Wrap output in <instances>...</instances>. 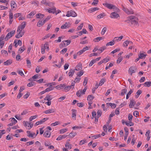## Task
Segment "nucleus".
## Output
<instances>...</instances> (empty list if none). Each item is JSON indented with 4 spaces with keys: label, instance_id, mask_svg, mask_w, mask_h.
<instances>
[{
    "label": "nucleus",
    "instance_id": "f257e3e1",
    "mask_svg": "<svg viewBox=\"0 0 151 151\" xmlns=\"http://www.w3.org/2000/svg\"><path fill=\"white\" fill-rule=\"evenodd\" d=\"M128 18L129 19V21L132 24H133L134 25L138 24V21L139 19L138 18L134 16H131L128 17Z\"/></svg>",
    "mask_w": 151,
    "mask_h": 151
},
{
    "label": "nucleus",
    "instance_id": "f03ea898",
    "mask_svg": "<svg viewBox=\"0 0 151 151\" xmlns=\"http://www.w3.org/2000/svg\"><path fill=\"white\" fill-rule=\"evenodd\" d=\"M15 33V31L14 30H12L10 32H9L5 38V40L6 41L8 40L9 39L14 35Z\"/></svg>",
    "mask_w": 151,
    "mask_h": 151
},
{
    "label": "nucleus",
    "instance_id": "7ed1b4c3",
    "mask_svg": "<svg viewBox=\"0 0 151 151\" xmlns=\"http://www.w3.org/2000/svg\"><path fill=\"white\" fill-rule=\"evenodd\" d=\"M122 10L125 12L126 14L128 15L134 14V12L132 9H129L127 8H126L122 6Z\"/></svg>",
    "mask_w": 151,
    "mask_h": 151
},
{
    "label": "nucleus",
    "instance_id": "20e7f679",
    "mask_svg": "<svg viewBox=\"0 0 151 151\" xmlns=\"http://www.w3.org/2000/svg\"><path fill=\"white\" fill-rule=\"evenodd\" d=\"M87 89V88L85 87L83 91L81 89L78 91L76 93L77 96L78 97H80L81 95L85 94Z\"/></svg>",
    "mask_w": 151,
    "mask_h": 151
},
{
    "label": "nucleus",
    "instance_id": "39448f33",
    "mask_svg": "<svg viewBox=\"0 0 151 151\" xmlns=\"http://www.w3.org/2000/svg\"><path fill=\"white\" fill-rule=\"evenodd\" d=\"M77 14L76 12L72 10H70L68 11L67 13L66 16L68 17H69L70 16H72L73 17H75L76 16Z\"/></svg>",
    "mask_w": 151,
    "mask_h": 151
},
{
    "label": "nucleus",
    "instance_id": "423d86ee",
    "mask_svg": "<svg viewBox=\"0 0 151 151\" xmlns=\"http://www.w3.org/2000/svg\"><path fill=\"white\" fill-rule=\"evenodd\" d=\"M110 17L111 18L116 19L119 17V16L117 13L114 12L111 13L110 15Z\"/></svg>",
    "mask_w": 151,
    "mask_h": 151
},
{
    "label": "nucleus",
    "instance_id": "0eeeda50",
    "mask_svg": "<svg viewBox=\"0 0 151 151\" xmlns=\"http://www.w3.org/2000/svg\"><path fill=\"white\" fill-rule=\"evenodd\" d=\"M103 4L106 7L110 9H113V7H114V5L110 4L103 3Z\"/></svg>",
    "mask_w": 151,
    "mask_h": 151
},
{
    "label": "nucleus",
    "instance_id": "6e6552de",
    "mask_svg": "<svg viewBox=\"0 0 151 151\" xmlns=\"http://www.w3.org/2000/svg\"><path fill=\"white\" fill-rule=\"evenodd\" d=\"M65 86V85L64 84H61L56 86L55 88L56 89L60 90V89H63L64 87Z\"/></svg>",
    "mask_w": 151,
    "mask_h": 151
},
{
    "label": "nucleus",
    "instance_id": "1a4fd4ad",
    "mask_svg": "<svg viewBox=\"0 0 151 151\" xmlns=\"http://www.w3.org/2000/svg\"><path fill=\"white\" fill-rule=\"evenodd\" d=\"M51 134V133L49 131L47 130L43 134L44 137H49Z\"/></svg>",
    "mask_w": 151,
    "mask_h": 151
},
{
    "label": "nucleus",
    "instance_id": "9d476101",
    "mask_svg": "<svg viewBox=\"0 0 151 151\" xmlns=\"http://www.w3.org/2000/svg\"><path fill=\"white\" fill-rule=\"evenodd\" d=\"M68 135L64 134L63 135H60L56 139L57 140H60L63 139L65 138L68 136Z\"/></svg>",
    "mask_w": 151,
    "mask_h": 151
},
{
    "label": "nucleus",
    "instance_id": "9b49d317",
    "mask_svg": "<svg viewBox=\"0 0 151 151\" xmlns=\"http://www.w3.org/2000/svg\"><path fill=\"white\" fill-rule=\"evenodd\" d=\"M147 56L146 54H144L143 53L140 52L138 55V57H139V58L140 59H144Z\"/></svg>",
    "mask_w": 151,
    "mask_h": 151
},
{
    "label": "nucleus",
    "instance_id": "f8f14e48",
    "mask_svg": "<svg viewBox=\"0 0 151 151\" xmlns=\"http://www.w3.org/2000/svg\"><path fill=\"white\" fill-rule=\"evenodd\" d=\"M72 118L73 119L74 118L76 119V110L75 109H72Z\"/></svg>",
    "mask_w": 151,
    "mask_h": 151
},
{
    "label": "nucleus",
    "instance_id": "ddd939ff",
    "mask_svg": "<svg viewBox=\"0 0 151 151\" xmlns=\"http://www.w3.org/2000/svg\"><path fill=\"white\" fill-rule=\"evenodd\" d=\"M18 32V34L15 36V37L16 38H19L22 37L24 35V32Z\"/></svg>",
    "mask_w": 151,
    "mask_h": 151
},
{
    "label": "nucleus",
    "instance_id": "4468645a",
    "mask_svg": "<svg viewBox=\"0 0 151 151\" xmlns=\"http://www.w3.org/2000/svg\"><path fill=\"white\" fill-rule=\"evenodd\" d=\"M82 68V64L79 63L78 64L76 67V68L74 69L77 71H79L81 70Z\"/></svg>",
    "mask_w": 151,
    "mask_h": 151
},
{
    "label": "nucleus",
    "instance_id": "2eb2a0df",
    "mask_svg": "<svg viewBox=\"0 0 151 151\" xmlns=\"http://www.w3.org/2000/svg\"><path fill=\"white\" fill-rule=\"evenodd\" d=\"M48 12L50 13H52L54 14L56 12V9L55 7H53L52 9H50L49 10L47 9Z\"/></svg>",
    "mask_w": 151,
    "mask_h": 151
},
{
    "label": "nucleus",
    "instance_id": "dca6fc26",
    "mask_svg": "<svg viewBox=\"0 0 151 151\" xmlns=\"http://www.w3.org/2000/svg\"><path fill=\"white\" fill-rule=\"evenodd\" d=\"M12 62V60H9L4 62V65H11Z\"/></svg>",
    "mask_w": 151,
    "mask_h": 151
},
{
    "label": "nucleus",
    "instance_id": "f3484780",
    "mask_svg": "<svg viewBox=\"0 0 151 151\" xmlns=\"http://www.w3.org/2000/svg\"><path fill=\"white\" fill-rule=\"evenodd\" d=\"M55 112L54 110L53 109H49L48 110H47L44 111V113L45 114H48L51 113H53Z\"/></svg>",
    "mask_w": 151,
    "mask_h": 151
},
{
    "label": "nucleus",
    "instance_id": "a211bd4d",
    "mask_svg": "<svg viewBox=\"0 0 151 151\" xmlns=\"http://www.w3.org/2000/svg\"><path fill=\"white\" fill-rule=\"evenodd\" d=\"M106 16V14H105V13H103L98 15L97 17V18L98 19H100L102 18H103Z\"/></svg>",
    "mask_w": 151,
    "mask_h": 151
},
{
    "label": "nucleus",
    "instance_id": "6ab92c4d",
    "mask_svg": "<svg viewBox=\"0 0 151 151\" xmlns=\"http://www.w3.org/2000/svg\"><path fill=\"white\" fill-rule=\"evenodd\" d=\"M74 70L70 69V70L69 73H68L69 76L70 77H72L74 73Z\"/></svg>",
    "mask_w": 151,
    "mask_h": 151
},
{
    "label": "nucleus",
    "instance_id": "aec40b11",
    "mask_svg": "<svg viewBox=\"0 0 151 151\" xmlns=\"http://www.w3.org/2000/svg\"><path fill=\"white\" fill-rule=\"evenodd\" d=\"M135 104V101L133 99H132L130 101V104L129 105V106L130 108H132L133 106H134Z\"/></svg>",
    "mask_w": 151,
    "mask_h": 151
},
{
    "label": "nucleus",
    "instance_id": "412c9836",
    "mask_svg": "<svg viewBox=\"0 0 151 151\" xmlns=\"http://www.w3.org/2000/svg\"><path fill=\"white\" fill-rule=\"evenodd\" d=\"M136 69L134 68L131 67L129 68V72L131 73V75H132V73H134L135 72V70Z\"/></svg>",
    "mask_w": 151,
    "mask_h": 151
},
{
    "label": "nucleus",
    "instance_id": "4be33fe9",
    "mask_svg": "<svg viewBox=\"0 0 151 151\" xmlns=\"http://www.w3.org/2000/svg\"><path fill=\"white\" fill-rule=\"evenodd\" d=\"M106 105L107 106H110L112 108H116V104H112L110 103H108L106 104Z\"/></svg>",
    "mask_w": 151,
    "mask_h": 151
},
{
    "label": "nucleus",
    "instance_id": "5701e85b",
    "mask_svg": "<svg viewBox=\"0 0 151 151\" xmlns=\"http://www.w3.org/2000/svg\"><path fill=\"white\" fill-rule=\"evenodd\" d=\"M11 6L12 7V9H13L14 8H16L17 7V5L14 1H12L11 2Z\"/></svg>",
    "mask_w": 151,
    "mask_h": 151
},
{
    "label": "nucleus",
    "instance_id": "b1692460",
    "mask_svg": "<svg viewBox=\"0 0 151 151\" xmlns=\"http://www.w3.org/2000/svg\"><path fill=\"white\" fill-rule=\"evenodd\" d=\"M52 99V98L51 96L47 95L44 98V99L45 100L50 101V100H51Z\"/></svg>",
    "mask_w": 151,
    "mask_h": 151
},
{
    "label": "nucleus",
    "instance_id": "393cba45",
    "mask_svg": "<svg viewBox=\"0 0 151 151\" xmlns=\"http://www.w3.org/2000/svg\"><path fill=\"white\" fill-rule=\"evenodd\" d=\"M36 13L35 12H32L30 14H28L27 16V17L29 18H32Z\"/></svg>",
    "mask_w": 151,
    "mask_h": 151
},
{
    "label": "nucleus",
    "instance_id": "a878e982",
    "mask_svg": "<svg viewBox=\"0 0 151 151\" xmlns=\"http://www.w3.org/2000/svg\"><path fill=\"white\" fill-rule=\"evenodd\" d=\"M27 133L28 137H31L32 138H34V136L35 135V133H34L33 134L31 133H30V132L29 131H27Z\"/></svg>",
    "mask_w": 151,
    "mask_h": 151
},
{
    "label": "nucleus",
    "instance_id": "bb28decb",
    "mask_svg": "<svg viewBox=\"0 0 151 151\" xmlns=\"http://www.w3.org/2000/svg\"><path fill=\"white\" fill-rule=\"evenodd\" d=\"M69 27L70 26L68 25V23L66 22L61 26V28L62 29H66L67 28H69Z\"/></svg>",
    "mask_w": 151,
    "mask_h": 151
},
{
    "label": "nucleus",
    "instance_id": "cd10ccee",
    "mask_svg": "<svg viewBox=\"0 0 151 151\" xmlns=\"http://www.w3.org/2000/svg\"><path fill=\"white\" fill-rule=\"evenodd\" d=\"M25 26L26 22H24L19 27H20L21 29H23L25 27Z\"/></svg>",
    "mask_w": 151,
    "mask_h": 151
},
{
    "label": "nucleus",
    "instance_id": "c85d7f7f",
    "mask_svg": "<svg viewBox=\"0 0 151 151\" xmlns=\"http://www.w3.org/2000/svg\"><path fill=\"white\" fill-rule=\"evenodd\" d=\"M54 88V87L52 86V85H50V87L45 89V91H46V92H48L53 90Z\"/></svg>",
    "mask_w": 151,
    "mask_h": 151
},
{
    "label": "nucleus",
    "instance_id": "c756f323",
    "mask_svg": "<svg viewBox=\"0 0 151 151\" xmlns=\"http://www.w3.org/2000/svg\"><path fill=\"white\" fill-rule=\"evenodd\" d=\"M99 9V8L97 7H94L91 8L88 10V12H90V13L96 10H98Z\"/></svg>",
    "mask_w": 151,
    "mask_h": 151
},
{
    "label": "nucleus",
    "instance_id": "7c9ffc66",
    "mask_svg": "<svg viewBox=\"0 0 151 151\" xmlns=\"http://www.w3.org/2000/svg\"><path fill=\"white\" fill-rule=\"evenodd\" d=\"M71 88L70 86H65L64 87V91L66 92L69 91Z\"/></svg>",
    "mask_w": 151,
    "mask_h": 151
},
{
    "label": "nucleus",
    "instance_id": "2f4dec72",
    "mask_svg": "<svg viewBox=\"0 0 151 151\" xmlns=\"http://www.w3.org/2000/svg\"><path fill=\"white\" fill-rule=\"evenodd\" d=\"M129 43L132 44V42L130 41H129L128 40L125 41L123 43V46L125 47L127 46Z\"/></svg>",
    "mask_w": 151,
    "mask_h": 151
},
{
    "label": "nucleus",
    "instance_id": "473e14b6",
    "mask_svg": "<svg viewBox=\"0 0 151 151\" xmlns=\"http://www.w3.org/2000/svg\"><path fill=\"white\" fill-rule=\"evenodd\" d=\"M144 86L146 87H149L151 86V82L147 81L145 82L144 83Z\"/></svg>",
    "mask_w": 151,
    "mask_h": 151
},
{
    "label": "nucleus",
    "instance_id": "72a5a7b5",
    "mask_svg": "<svg viewBox=\"0 0 151 151\" xmlns=\"http://www.w3.org/2000/svg\"><path fill=\"white\" fill-rule=\"evenodd\" d=\"M45 23L43 21H42L40 20L37 23V26L38 27H40L41 25H43Z\"/></svg>",
    "mask_w": 151,
    "mask_h": 151
},
{
    "label": "nucleus",
    "instance_id": "f704fd0d",
    "mask_svg": "<svg viewBox=\"0 0 151 151\" xmlns=\"http://www.w3.org/2000/svg\"><path fill=\"white\" fill-rule=\"evenodd\" d=\"M105 81L106 79L105 78H103L102 79L100 82L99 85L100 86H101L105 82Z\"/></svg>",
    "mask_w": 151,
    "mask_h": 151
},
{
    "label": "nucleus",
    "instance_id": "c9c22d12",
    "mask_svg": "<svg viewBox=\"0 0 151 151\" xmlns=\"http://www.w3.org/2000/svg\"><path fill=\"white\" fill-rule=\"evenodd\" d=\"M1 54L3 55H4L5 56H7L8 55V54L7 51L5 50H2L1 51Z\"/></svg>",
    "mask_w": 151,
    "mask_h": 151
},
{
    "label": "nucleus",
    "instance_id": "e433bc0d",
    "mask_svg": "<svg viewBox=\"0 0 151 151\" xmlns=\"http://www.w3.org/2000/svg\"><path fill=\"white\" fill-rule=\"evenodd\" d=\"M142 93V91L140 90H138L136 93L137 95L135 96V97L137 98L138 97L139 95Z\"/></svg>",
    "mask_w": 151,
    "mask_h": 151
},
{
    "label": "nucleus",
    "instance_id": "4c0bfd02",
    "mask_svg": "<svg viewBox=\"0 0 151 151\" xmlns=\"http://www.w3.org/2000/svg\"><path fill=\"white\" fill-rule=\"evenodd\" d=\"M133 116L132 115L129 114L128 116V119L129 120V123H131L132 121Z\"/></svg>",
    "mask_w": 151,
    "mask_h": 151
},
{
    "label": "nucleus",
    "instance_id": "58836bf2",
    "mask_svg": "<svg viewBox=\"0 0 151 151\" xmlns=\"http://www.w3.org/2000/svg\"><path fill=\"white\" fill-rule=\"evenodd\" d=\"M37 18H42L44 16V15L42 14H37L36 15Z\"/></svg>",
    "mask_w": 151,
    "mask_h": 151
},
{
    "label": "nucleus",
    "instance_id": "ea45409f",
    "mask_svg": "<svg viewBox=\"0 0 151 151\" xmlns=\"http://www.w3.org/2000/svg\"><path fill=\"white\" fill-rule=\"evenodd\" d=\"M94 98V97L92 95H89L87 97V100L89 101L92 100Z\"/></svg>",
    "mask_w": 151,
    "mask_h": 151
},
{
    "label": "nucleus",
    "instance_id": "a19ab883",
    "mask_svg": "<svg viewBox=\"0 0 151 151\" xmlns=\"http://www.w3.org/2000/svg\"><path fill=\"white\" fill-rule=\"evenodd\" d=\"M65 146L66 147H68L70 149L71 148V145L70 144V143L68 142H66Z\"/></svg>",
    "mask_w": 151,
    "mask_h": 151
},
{
    "label": "nucleus",
    "instance_id": "79ce46f5",
    "mask_svg": "<svg viewBox=\"0 0 151 151\" xmlns=\"http://www.w3.org/2000/svg\"><path fill=\"white\" fill-rule=\"evenodd\" d=\"M86 142V140L85 139L81 140L79 143V145H83Z\"/></svg>",
    "mask_w": 151,
    "mask_h": 151
},
{
    "label": "nucleus",
    "instance_id": "37998d69",
    "mask_svg": "<svg viewBox=\"0 0 151 151\" xmlns=\"http://www.w3.org/2000/svg\"><path fill=\"white\" fill-rule=\"evenodd\" d=\"M76 132L73 133V132H71L69 134V135L70 137L72 138L75 136L76 135Z\"/></svg>",
    "mask_w": 151,
    "mask_h": 151
},
{
    "label": "nucleus",
    "instance_id": "c03bdc74",
    "mask_svg": "<svg viewBox=\"0 0 151 151\" xmlns=\"http://www.w3.org/2000/svg\"><path fill=\"white\" fill-rule=\"evenodd\" d=\"M114 44V42L112 41H110L108 43L106 44V46H107L109 45L112 46Z\"/></svg>",
    "mask_w": 151,
    "mask_h": 151
},
{
    "label": "nucleus",
    "instance_id": "a18cd8bd",
    "mask_svg": "<svg viewBox=\"0 0 151 151\" xmlns=\"http://www.w3.org/2000/svg\"><path fill=\"white\" fill-rule=\"evenodd\" d=\"M35 85V83L33 82H31L27 84L28 87H31Z\"/></svg>",
    "mask_w": 151,
    "mask_h": 151
},
{
    "label": "nucleus",
    "instance_id": "49530a36",
    "mask_svg": "<svg viewBox=\"0 0 151 151\" xmlns=\"http://www.w3.org/2000/svg\"><path fill=\"white\" fill-rule=\"evenodd\" d=\"M44 48L45 49H47L48 50H49V45L47 42L44 44Z\"/></svg>",
    "mask_w": 151,
    "mask_h": 151
},
{
    "label": "nucleus",
    "instance_id": "de8ad7c7",
    "mask_svg": "<svg viewBox=\"0 0 151 151\" xmlns=\"http://www.w3.org/2000/svg\"><path fill=\"white\" fill-rule=\"evenodd\" d=\"M37 117V115H35L31 116L29 119V120L30 121H32V120L36 119Z\"/></svg>",
    "mask_w": 151,
    "mask_h": 151
},
{
    "label": "nucleus",
    "instance_id": "09e8293b",
    "mask_svg": "<svg viewBox=\"0 0 151 151\" xmlns=\"http://www.w3.org/2000/svg\"><path fill=\"white\" fill-rule=\"evenodd\" d=\"M83 23H82L80 25L78 26V27L77 28V31H78L80 29H82V27H83Z\"/></svg>",
    "mask_w": 151,
    "mask_h": 151
},
{
    "label": "nucleus",
    "instance_id": "8fccbe9b",
    "mask_svg": "<svg viewBox=\"0 0 151 151\" xmlns=\"http://www.w3.org/2000/svg\"><path fill=\"white\" fill-rule=\"evenodd\" d=\"M106 30H107V28L106 27H104L103 29L102 30V31L101 32V35H104L105 34V33L106 32Z\"/></svg>",
    "mask_w": 151,
    "mask_h": 151
},
{
    "label": "nucleus",
    "instance_id": "3c124183",
    "mask_svg": "<svg viewBox=\"0 0 151 151\" xmlns=\"http://www.w3.org/2000/svg\"><path fill=\"white\" fill-rule=\"evenodd\" d=\"M11 120L12 121V122L14 124H15L17 122V121L14 118H11Z\"/></svg>",
    "mask_w": 151,
    "mask_h": 151
},
{
    "label": "nucleus",
    "instance_id": "603ef678",
    "mask_svg": "<svg viewBox=\"0 0 151 151\" xmlns=\"http://www.w3.org/2000/svg\"><path fill=\"white\" fill-rule=\"evenodd\" d=\"M127 92V90L126 89H123L122 90L121 95L122 96L124 95L125 93Z\"/></svg>",
    "mask_w": 151,
    "mask_h": 151
},
{
    "label": "nucleus",
    "instance_id": "864d4df0",
    "mask_svg": "<svg viewBox=\"0 0 151 151\" xmlns=\"http://www.w3.org/2000/svg\"><path fill=\"white\" fill-rule=\"evenodd\" d=\"M101 114H102V112H101V111L100 110H98L97 112V114L96 116L98 117H99L101 116Z\"/></svg>",
    "mask_w": 151,
    "mask_h": 151
},
{
    "label": "nucleus",
    "instance_id": "5fc2aeb1",
    "mask_svg": "<svg viewBox=\"0 0 151 151\" xmlns=\"http://www.w3.org/2000/svg\"><path fill=\"white\" fill-rule=\"evenodd\" d=\"M17 72L21 76L24 77L25 76L23 73V72L21 70L17 71Z\"/></svg>",
    "mask_w": 151,
    "mask_h": 151
},
{
    "label": "nucleus",
    "instance_id": "6e6d98bb",
    "mask_svg": "<svg viewBox=\"0 0 151 151\" xmlns=\"http://www.w3.org/2000/svg\"><path fill=\"white\" fill-rule=\"evenodd\" d=\"M59 124V122H56L54 123H52L51 124V125L52 126H55L58 125Z\"/></svg>",
    "mask_w": 151,
    "mask_h": 151
},
{
    "label": "nucleus",
    "instance_id": "4d7b16f0",
    "mask_svg": "<svg viewBox=\"0 0 151 151\" xmlns=\"http://www.w3.org/2000/svg\"><path fill=\"white\" fill-rule=\"evenodd\" d=\"M88 80V79L86 77L84 78L83 83V85L84 86H85L86 85V84L87 83Z\"/></svg>",
    "mask_w": 151,
    "mask_h": 151
},
{
    "label": "nucleus",
    "instance_id": "13d9d810",
    "mask_svg": "<svg viewBox=\"0 0 151 151\" xmlns=\"http://www.w3.org/2000/svg\"><path fill=\"white\" fill-rule=\"evenodd\" d=\"M95 62H95V61L94 60H93L90 62V63H89V67L91 66Z\"/></svg>",
    "mask_w": 151,
    "mask_h": 151
},
{
    "label": "nucleus",
    "instance_id": "bf43d9fd",
    "mask_svg": "<svg viewBox=\"0 0 151 151\" xmlns=\"http://www.w3.org/2000/svg\"><path fill=\"white\" fill-rule=\"evenodd\" d=\"M121 40L119 39V37H115L113 40V41L114 42V41H120Z\"/></svg>",
    "mask_w": 151,
    "mask_h": 151
},
{
    "label": "nucleus",
    "instance_id": "052dcab7",
    "mask_svg": "<svg viewBox=\"0 0 151 151\" xmlns=\"http://www.w3.org/2000/svg\"><path fill=\"white\" fill-rule=\"evenodd\" d=\"M67 131V129H62L60 130V133L61 134L65 132H66Z\"/></svg>",
    "mask_w": 151,
    "mask_h": 151
},
{
    "label": "nucleus",
    "instance_id": "680f3d73",
    "mask_svg": "<svg viewBox=\"0 0 151 151\" xmlns=\"http://www.w3.org/2000/svg\"><path fill=\"white\" fill-rule=\"evenodd\" d=\"M21 13H18L15 14L14 15V17L15 18H17L19 16H21Z\"/></svg>",
    "mask_w": 151,
    "mask_h": 151
},
{
    "label": "nucleus",
    "instance_id": "e2e57ef3",
    "mask_svg": "<svg viewBox=\"0 0 151 151\" xmlns=\"http://www.w3.org/2000/svg\"><path fill=\"white\" fill-rule=\"evenodd\" d=\"M115 113L116 114H119V108H117L115 111Z\"/></svg>",
    "mask_w": 151,
    "mask_h": 151
},
{
    "label": "nucleus",
    "instance_id": "0e129e2a",
    "mask_svg": "<svg viewBox=\"0 0 151 151\" xmlns=\"http://www.w3.org/2000/svg\"><path fill=\"white\" fill-rule=\"evenodd\" d=\"M123 58H118L117 60V63H120L122 60Z\"/></svg>",
    "mask_w": 151,
    "mask_h": 151
},
{
    "label": "nucleus",
    "instance_id": "69168bd1",
    "mask_svg": "<svg viewBox=\"0 0 151 151\" xmlns=\"http://www.w3.org/2000/svg\"><path fill=\"white\" fill-rule=\"evenodd\" d=\"M83 74V72L80 71L77 73V75L78 76L80 77L81 76H82Z\"/></svg>",
    "mask_w": 151,
    "mask_h": 151
},
{
    "label": "nucleus",
    "instance_id": "338daca9",
    "mask_svg": "<svg viewBox=\"0 0 151 151\" xmlns=\"http://www.w3.org/2000/svg\"><path fill=\"white\" fill-rule=\"evenodd\" d=\"M65 42H64V41L62 42L60 44V48H62L63 47L65 46Z\"/></svg>",
    "mask_w": 151,
    "mask_h": 151
},
{
    "label": "nucleus",
    "instance_id": "774afa93",
    "mask_svg": "<svg viewBox=\"0 0 151 151\" xmlns=\"http://www.w3.org/2000/svg\"><path fill=\"white\" fill-rule=\"evenodd\" d=\"M109 60V58H106L104 59L103 60H102L103 63H106L108 62Z\"/></svg>",
    "mask_w": 151,
    "mask_h": 151
}]
</instances>
